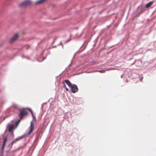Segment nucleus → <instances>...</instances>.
Listing matches in <instances>:
<instances>
[{
	"label": "nucleus",
	"mask_w": 156,
	"mask_h": 156,
	"mask_svg": "<svg viewBox=\"0 0 156 156\" xmlns=\"http://www.w3.org/2000/svg\"><path fill=\"white\" fill-rule=\"evenodd\" d=\"M31 3L30 0H26L20 3L19 6L20 8H23L31 5Z\"/></svg>",
	"instance_id": "nucleus-1"
},
{
	"label": "nucleus",
	"mask_w": 156,
	"mask_h": 156,
	"mask_svg": "<svg viewBox=\"0 0 156 156\" xmlns=\"http://www.w3.org/2000/svg\"><path fill=\"white\" fill-rule=\"evenodd\" d=\"M20 122V120H19L16 123V124L17 125Z\"/></svg>",
	"instance_id": "nucleus-15"
},
{
	"label": "nucleus",
	"mask_w": 156,
	"mask_h": 156,
	"mask_svg": "<svg viewBox=\"0 0 156 156\" xmlns=\"http://www.w3.org/2000/svg\"><path fill=\"white\" fill-rule=\"evenodd\" d=\"M72 92L73 93H75L78 91V89L77 86L75 84H73L70 87Z\"/></svg>",
	"instance_id": "nucleus-3"
},
{
	"label": "nucleus",
	"mask_w": 156,
	"mask_h": 156,
	"mask_svg": "<svg viewBox=\"0 0 156 156\" xmlns=\"http://www.w3.org/2000/svg\"><path fill=\"white\" fill-rule=\"evenodd\" d=\"M92 62L93 63H94V62L92 61Z\"/></svg>",
	"instance_id": "nucleus-17"
},
{
	"label": "nucleus",
	"mask_w": 156,
	"mask_h": 156,
	"mask_svg": "<svg viewBox=\"0 0 156 156\" xmlns=\"http://www.w3.org/2000/svg\"><path fill=\"white\" fill-rule=\"evenodd\" d=\"M27 112L25 110H20V113L19 115V116L20 118V119H22L23 116L27 115Z\"/></svg>",
	"instance_id": "nucleus-4"
},
{
	"label": "nucleus",
	"mask_w": 156,
	"mask_h": 156,
	"mask_svg": "<svg viewBox=\"0 0 156 156\" xmlns=\"http://www.w3.org/2000/svg\"><path fill=\"white\" fill-rule=\"evenodd\" d=\"M63 83V84L64 86V87L65 88H66V90H67V91H68V88H67L66 87V85L65 84V83Z\"/></svg>",
	"instance_id": "nucleus-14"
},
{
	"label": "nucleus",
	"mask_w": 156,
	"mask_h": 156,
	"mask_svg": "<svg viewBox=\"0 0 156 156\" xmlns=\"http://www.w3.org/2000/svg\"><path fill=\"white\" fill-rule=\"evenodd\" d=\"M29 110L31 112V113L32 114V111L30 109H29Z\"/></svg>",
	"instance_id": "nucleus-16"
},
{
	"label": "nucleus",
	"mask_w": 156,
	"mask_h": 156,
	"mask_svg": "<svg viewBox=\"0 0 156 156\" xmlns=\"http://www.w3.org/2000/svg\"><path fill=\"white\" fill-rule=\"evenodd\" d=\"M21 139L20 138H17L15 139V140H13L11 143L13 144H14L16 143L17 141Z\"/></svg>",
	"instance_id": "nucleus-11"
},
{
	"label": "nucleus",
	"mask_w": 156,
	"mask_h": 156,
	"mask_svg": "<svg viewBox=\"0 0 156 156\" xmlns=\"http://www.w3.org/2000/svg\"><path fill=\"white\" fill-rule=\"evenodd\" d=\"M12 145H13V144H12V143L9 144L8 145V148L9 149H10L12 147Z\"/></svg>",
	"instance_id": "nucleus-12"
},
{
	"label": "nucleus",
	"mask_w": 156,
	"mask_h": 156,
	"mask_svg": "<svg viewBox=\"0 0 156 156\" xmlns=\"http://www.w3.org/2000/svg\"><path fill=\"white\" fill-rule=\"evenodd\" d=\"M7 138L6 137H5V138L4 139V140H3V145H2V150H3L4 149V148L5 146L6 143L7 142Z\"/></svg>",
	"instance_id": "nucleus-10"
},
{
	"label": "nucleus",
	"mask_w": 156,
	"mask_h": 156,
	"mask_svg": "<svg viewBox=\"0 0 156 156\" xmlns=\"http://www.w3.org/2000/svg\"><path fill=\"white\" fill-rule=\"evenodd\" d=\"M65 83L70 87L73 85L69 80H64Z\"/></svg>",
	"instance_id": "nucleus-8"
},
{
	"label": "nucleus",
	"mask_w": 156,
	"mask_h": 156,
	"mask_svg": "<svg viewBox=\"0 0 156 156\" xmlns=\"http://www.w3.org/2000/svg\"><path fill=\"white\" fill-rule=\"evenodd\" d=\"M34 129V124L33 122L31 121L30 122V130L29 132L27 133L28 135L30 134L33 131Z\"/></svg>",
	"instance_id": "nucleus-5"
},
{
	"label": "nucleus",
	"mask_w": 156,
	"mask_h": 156,
	"mask_svg": "<svg viewBox=\"0 0 156 156\" xmlns=\"http://www.w3.org/2000/svg\"><path fill=\"white\" fill-rule=\"evenodd\" d=\"M14 124L10 125L9 126L8 131L9 132H12L14 128Z\"/></svg>",
	"instance_id": "nucleus-6"
},
{
	"label": "nucleus",
	"mask_w": 156,
	"mask_h": 156,
	"mask_svg": "<svg viewBox=\"0 0 156 156\" xmlns=\"http://www.w3.org/2000/svg\"><path fill=\"white\" fill-rule=\"evenodd\" d=\"M98 72L101 73H104L105 72V70H101L98 71Z\"/></svg>",
	"instance_id": "nucleus-13"
},
{
	"label": "nucleus",
	"mask_w": 156,
	"mask_h": 156,
	"mask_svg": "<svg viewBox=\"0 0 156 156\" xmlns=\"http://www.w3.org/2000/svg\"><path fill=\"white\" fill-rule=\"evenodd\" d=\"M46 0H38L35 2V4L39 5L44 3Z\"/></svg>",
	"instance_id": "nucleus-7"
},
{
	"label": "nucleus",
	"mask_w": 156,
	"mask_h": 156,
	"mask_svg": "<svg viewBox=\"0 0 156 156\" xmlns=\"http://www.w3.org/2000/svg\"><path fill=\"white\" fill-rule=\"evenodd\" d=\"M19 37V36L18 34H16L11 38L9 41L10 43H12L17 40Z\"/></svg>",
	"instance_id": "nucleus-2"
},
{
	"label": "nucleus",
	"mask_w": 156,
	"mask_h": 156,
	"mask_svg": "<svg viewBox=\"0 0 156 156\" xmlns=\"http://www.w3.org/2000/svg\"><path fill=\"white\" fill-rule=\"evenodd\" d=\"M154 1H151V2L147 4L146 5V7L147 8H148L149 7H150L153 3Z\"/></svg>",
	"instance_id": "nucleus-9"
}]
</instances>
